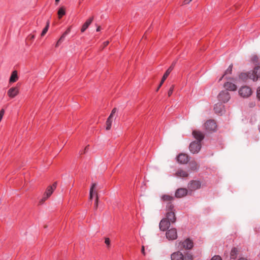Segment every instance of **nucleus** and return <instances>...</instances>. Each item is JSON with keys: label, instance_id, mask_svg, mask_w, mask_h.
<instances>
[{"label": "nucleus", "instance_id": "obj_10", "mask_svg": "<svg viewBox=\"0 0 260 260\" xmlns=\"http://www.w3.org/2000/svg\"><path fill=\"white\" fill-rule=\"evenodd\" d=\"M201 186V183L199 180H192L191 181L188 185V188L191 191L195 190L200 188Z\"/></svg>", "mask_w": 260, "mask_h": 260}, {"label": "nucleus", "instance_id": "obj_47", "mask_svg": "<svg viewBox=\"0 0 260 260\" xmlns=\"http://www.w3.org/2000/svg\"><path fill=\"white\" fill-rule=\"evenodd\" d=\"M101 30V27L98 26L96 28V31H100Z\"/></svg>", "mask_w": 260, "mask_h": 260}, {"label": "nucleus", "instance_id": "obj_37", "mask_svg": "<svg viewBox=\"0 0 260 260\" xmlns=\"http://www.w3.org/2000/svg\"><path fill=\"white\" fill-rule=\"evenodd\" d=\"M98 196L96 195L95 201V203H94V208L95 209H96L98 208Z\"/></svg>", "mask_w": 260, "mask_h": 260}, {"label": "nucleus", "instance_id": "obj_36", "mask_svg": "<svg viewBox=\"0 0 260 260\" xmlns=\"http://www.w3.org/2000/svg\"><path fill=\"white\" fill-rule=\"evenodd\" d=\"M211 260H222L221 257L219 255L214 256Z\"/></svg>", "mask_w": 260, "mask_h": 260}, {"label": "nucleus", "instance_id": "obj_29", "mask_svg": "<svg viewBox=\"0 0 260 260\" xmlns=\"http://www.w3.org/2000/svg\"><path fill=\"white\" fill-rule=\"evenodd\" d=\"M168 76H169V75L166 74V73L164 74V75L161 79V82L156 89V91H157L159 90V88L161 86V85H162V84L164 83V82H165L166 79L167 78Z\"/></svg>", "mask_w": 260, "mask_h": 260}, {"label": "nucleus", "instance_id": "obj_14", "mask_svg": "<svg viewBox=\"0 0 260 260\" xmlns=\"http://www.w3.org/2000/svg\"><path fill=\"white\" fill-rule=\"evenodd\" d=\"M187 194V190L186 188H181L178 189L175 192V197L178 198L184 197Z\"/></svg>", "mask_w": 260, "mask_h": 260}, {"label": "nucleus", "instance_id": "obj_35", "mask_svg": "<svg viewBox=\"0 0 260 260\" xmlns=\"http://www.w3.org/2000/svg\"><path fill=\"white\" fill-rule=\"evenodd\" d=\"M173 68H174V64H172V66H171L168 68V69L166 71V72L165 73L169 75V74H170L171 71L173 70Z\"/></svg>", "mask_w": 260, "mask_h": 260}, {"label": "nucleus", "instance_id": "obj_5", "mask_svg": "<svg viewBox=\"0 0 260 260\" xmlns=\"http://www.w3.org/2000/svg\"><path fill=\"white\" fill-rule=\"evenodd\" d=\"M166 236L167 239L170 241L177 239L178 237L177 229L175 228H172L167 230L166 233Z\"/></svg>", "mask_w": 260, "mask_h": 260}, {"label": "nucleus", "instance_id": "obj_25", "mask_svg": "<svg viewBox=\"0 0 260 260\" xmlns=\"http://www.w3.org/2000/svg\"><path fill=\"white\" fill-rule=\"evenodd\" d=\"M238 250L237 248L234 247L232 249L230 253L231 258L235 259L238 255Z\"/></svg>", "mask_w": 260, "mask_h": 260}, {"label": "nucleus", "instance_id": "obj_8", "mask_svg": "<svg viewBox=\"0 0 260 260\" xmlns=\"http://www.w3.org/2000/svg\"><path fill=\"white\" fill-rule=\"evenodd\" d=\"M231 98L229 92L226 90L221 91L218 95V99L219 101L223 103L228 102Z\"/></svg>", "mask_w": 260, "mask_h": 260}, {"label": "nucleus", "instance_id": "obj_16", "mask_svg": "<svg viewBox=\"0 0 260 260\" xmlns=\"http://www.w3.org/2000/svg\"><path fill=\"white\" fill-rule=\"evenodd\" d=\"M192 135L194 138L197 140V141H200V142L204 138V134L200 131H193L192 132Z\"/></svg>", "mask_w": 260, "mask_h": 260}, {"label": "nucleus", "instance_id": "obj_44", "mask_svg": "<svg viewBox=\"0 0 260 260\" xmlns=\"http://www.w3.org/2000/svg\"><path fill=\"white\" fill-rule=\"evenodd\" d=\"M62 43L61 42H59V40H58V41L57 42V43H56V45H55V47H58V46H59V44H60V43Z\"/></svg>", "mask_w": 260, "mask_h": 260}, {"label": "nucleus", "instance_id": "obj_13", "mask_svg": "<svg viewBox=\"0 0 260 260\" xmlns=\"http://www.w3.org/2000/svg\"><path fill=\"white\" fill-rule=\"evenodd\" d=\"M177 160L180 164H187L189 161L188 156L184 153L179 154L177 156Z\"/></svg>", "mask_w": 260, "mask_h": 260}, {"label": "nucleus", "instance_id": "obj_24", "mask_svg": "<svg viewBox=\"0 0 260 260\" xmlns=\"http://www.w3.org/2000/svg\"><path fill=\"white\" fill-rule=\"evenodd\" d=\"M189 167L192 171H197L199 169V166L196 161H191L189 162Z\"/></svg>", "mask_w": 260, "mask_h": 260}, {"label": "nucleus", "instance_id": "obj_41", "mask_svg": "<svg viewBox=\"0 0 260 260\" xmlns=\"http://www.w3.org/2000/svg\"><path fill=\"white\" fill-rule=\"evenodd\" d=\"M109 41H105L103 43L104 47H105L109 44Z\"/></svg>", "mask_w": 260, "mask_h": 260}, {"label": "nucleus", "instance_id": "obj_3", "mask_svg": "<svg viewBox=\"0 0 260 260\" xmlns=\"http://www.w3.org/2000/svg\"><path fill=\"white\" fill-rule=\"evenodd\" d=\"M178 248L181 250H190L193 247V242L190 238H187L183 241L176 243Z\"/></svg>", "mask_w": 260, "mask_h": 260}, {"label": "nucleus", "instance_id": "obj_39", "mask_svg": "<svg viewBox=\"0 0 260 260\" xmlns=\"http://www.w3.org/2000/svg\"><path fill=\"white\" fill-rule=\"evenodd\" d=\"M105 243H106V245L109 246L110 245V239L108 238H106Z\"/></svg>", "mask_w": 260, "mask_h": 260}, {"label": "nucleus", "instance_id": "obj_23", "mask_svg": "<svg viewBox=\"0 0 260 260\" xmlns=\"http://www.w3.org/2000/svg\"><path fill=\"white\" fill-rule=\"evenodd\" d=\"M232 68L233 64H231L229 66L227 70L225 71L224 74L219 78L218 82H220L224 76H226V75L231 74L232 72Z\"/></svg>", "mask_w": 260, "mask_h": 260}, {"label": "nucleus", "instance_id": "obj_2", "mask_svg": "<svg viewBox=\"0 0 260 260\" xmlns=\"http://www.w3.org/2000/svg\"><path fill=\"white\" fill-rule=\"evenodd\" d=\"M172 260H192L193 256L191 253L188 252L183 253L178 251L173 253L171 255Z\"/></svg>", "mask_w": 260, "mask_h": 260}, {"label": "nucleus", "instance_id": "obj_15", "mask_svg": "<svg viewBox=\"0 0 260 260\" xmlns=\"http://www.w3.org/2000/svg\"><path fill=\"white\" fill-rule=\"evenodd\" d=\"M165 218H167V220L169 221L171 223H174L176 221V217L174 211H168Z\"/></svg>", "mask_w": 260, "mask_h": 260}, {"label": "nucleus", "instance_id": "obj_4", "mask_svg": "<svg viewBox=\"0 0 260 260\" xmlns=\"http://www.w3.org/2000/svg\"><path fill=\"white\" fill-rule=\"evenodd\" d=\"M57 183L54 182L52 185L49 186L46 189V190L44 193V197L42 199L41 202L43 203L45 201H46L49 197L51 196L52 194L53 191L56 187Z\"/></svg>", "mask_w": 260, "mask_h": 260}, {"label": "nucleus", "instance_id": "obj_26", "mask_svg": "<svg viewBox=\"0 0 260 260\" xmlns=\"http://www.w3.org/2000/svg\"><path fill=\"white\" fill-rule=\"evenodd\" d=\"M71 32V28L69 27L61 35L60 38L59 39V42H62L66 38V37L70 34Z\"/></svg>", "mask_w": 260, "mask_h": 260}, {"label": "nucleus", "instance_id": "obj_17", "mask_svg": "<svg viewBox=\"0 0 260 260\" xmlns=\"http://www.w3.org/2000/svg\"><path fill=\"white\" fill-rule=\"evenodd\" d=\"M224 88L227 90L235 91L237 89V86L231 82H227L224 84Z\"/></svg>", "mask_w": 260, "mask_h": 260}, {"label": "nucleus", "instance_id": "obj_9", "mask_svg": "<svg viewBox=\"0 0 260 260\" xmlns=\"http://www.w3.org/2000/svg\"><path fill=\"white\" fill-rule=\"evenodd\" d=\"M205 127L208 132H212L216 131L217 125L214 120H209L205 123Z\"/></svg>", "mask_w": 260, "mask_h": 260}, {"label": "nucleus", "instance_id": "obj_43", "mask_svg": "<svg viewBox=\"0 0 260 260\" xmlns=\"http://www.w3.org/2000/svg\"><path fill=\"white\" fill-rule=\"evenodd\" d=\"M28 38L30 40H32L35 38V36L33 35H30L28 36Z\"/></svg>", "mask_w": 260, "mask_h": 260}, {"label": "nucleus", "instance_id": "obj_45", "mask_svg": "<svg viewBox=\"0 0 260 260\" xmlns=\"http://www.w3.org/2000/svg\"><path fill=\"white\" fill-rule=\"evenodd\" d=\"M141 251H142V252L143 253V254L144 255H145V250H144V246H142Z\"/></svg>", "mask_w": 260, "mask_h": 260}, {"label": "nucleus", "instance_id": "obj_42", "mask_svg": "<svg viewBox=\"0 0 260 260\" xmlns=\"http://www.w3.org/2000/svg\"><path fill=\"white\" fill-rule=\"evenodd\" d=\"M192 0H184V4H189Z\"/></svg>", "mask_w": 260, "mask_h": 260}, {"label": "nucleus", "instance_id": "obj_6", "mask_svg": "<svg viewBox=\"0 0 260 260\" xmlns=\"http://www.w3.org/2000/svg\"><path fill=\"white\" fill-rule=\"evenodd\" d=\"M251 93V89L247 86H242L239 90V95L243 98H248Z\"/></svg>", "mask_w": 260, "mask_h": 260}, {"label": "nucleus", "instance_id": "obj_31", "mask_svg": "<svg viewBox=\"0 0 260 260\" xmlns=\"http://www.w3.org/2000/svg\"><path fill=\"white\" fill-rule=\"evenodd\" d=\"M95 186H96V184L95 183H93L90 188V192H89V199L90 200H91L93 198V190H94V188L95 187Z\"/></svg>", "mask_w": 260, "mask_h": 260}, {"label": "nucleus", "instance_id": "obj_34", "mask_svg": "<svg viewBox=\"0 0 260 260\" xmlns=\"http://www.w3.org/2000/svg\"><path fill=\"white\" fill-rule=\"evenodd\" d=\"M251 60L253 63H258V57L256 55H253L251 57Z\"/></svg>", "mask_w": 260, "mask_h": 260}, {"label": "nucleus", "instance_id": "obj_1", "mask_svg": "<svg viewBox=\"0 0 260 260\" xmlns=\"http://www.w3.org/2000/svg\"><path fill=\"white\" fill-rule=\"evenodd\" d=\"M260 78V67H256L253 71L248 73H242L239 75V78L244 81L249 78L253 81H256L258 78Z\"/></svg>", "mask_w": 260, "mask_h": 260}, {"label": "nucleus", "instance_id": "obj_22", "mask_svg": "<svg viewBox=\"0 0 260 260\" xmlns=\"http://www.w3.org/2000/svg\"><path fill=\"white\" fill-rule=\"evenodd\" d=\"M18 79L17 72L16 71H14L11 74L9 82L10 83H14L16 82Z\"/></svg>", "mask_w": 260, "mask_h": 260}, {"label": "nucleus", "instance_id": "obj_12", "mask_svg": "<svg viewBox=\"0 0 260 260\" xmlns=\"http://www.w3.org/2000/svg\"><path fill=\"white\" fill-rule=\"evenodd\" d=\"M116 111H117V109L116 108H114V109H113L110 115L108 117V118L106 121V128L107 130H109L111 128V125H112V119L114 117V115L116 112Z\"/></svg>", "mask_w": 260, "mask_h": 260}, {"label": "nucleus", "instance_id": "obj_30", "mask_svg": "<svg viewBox=\"0 0 260 260\" xmlns=\"http://www.w3.org/2000/svg\"><path fill=\"white\" fill-rule=\"evenodd\" d=\"M167 210L168 211L172 212L174 211V205L172 204V202H168L167 206Z\"/></svg>", "mask_w": 260, "mask_h": 260}, {"label": "nucleus", "instance_id": "obj_32", "mask_svg": "<svg viewBox=\"0 0 260 260\" xmlns=\"http://www.w3.org/2000/svg\"><path fill=\"white\" fill-rule=\"evenodd\" d=\"M49 26V22L48 21L47 22L46 26L44 28V29H43V30L42 31V33H41L42 37L44 36L46 34V32H47V31L48 30Z\"/></svg>", "mask_w": 260, "mask_h": 260}, {"label": "nucleus", "instance_id": "obj_11", "mask_svg": "<svg viewBox=\"0 0 260 260\" xmlns=\"http://www.w3.org/2000/svg\"><path fill=\"white\" fill-rule=\"evenodd\" d=\"M171 222L167 220V218H163L159 222V229L162 231H167L170 226Z\"/></svg>", "mask_w": 260, "mask_h": 260}, {"label": "nucleus", "instance_id": "obj_19", "mask_svg": "<svg viewBox=\"0 0 260 260\" xmlns=\"http://www.w3.org/2000/svg\"><path fill=\"white\" fill-rule=\"evenodd\" d=\"M93 20V17H91L86 20V21L82 25V27L81 29V31L82 32H83L85 31V30L88 28L89 25L92 23Z\"/></svg>", "mask_w": 260, "mask_h": 260}, {"label": "nucleus", "instance_id": "obj_27", "mask_svg": "<svg viewBox=\"0 0 260 260\" xmlns=\"http://www.w3.org/2000/svg\"><path fill=\"white\" fill-rule=\"evenodd\" d=\"M173 197L168 194L163 195L161 197V200L164 202H171L173 200Z\"/></svg>", "mask_w": 260, "mask_h": 260}, {"label": "nucleus", "instance_id": "obj_40", "mask_svg": "<svg viewBox=\"0 0 260 260\" xmlns=\"http://www.w3.org/2000/svg\"><path fill=\"white\" fill-rule=\"evenodd\" d=\"M88 146H87L85 148V149H84V151H83V152H81V154H83V153H85L86 152H87V151H88Z\"/></svg>", "mask_w": 260, "mask_h": 260}, {"label": "nucleus", "instance_id": "obj_33", "mask_svg": "<svg viewBox=\"0 0 260 260\" xmlns=\"http://www.w3.org/2000/svg\"><path fill=\"white\" fill-rule=\"evenodd\" d=\"M174 88V85H172L171 86V87L170 88V89L168 91V94L169 96H170L172 95V94L173 93Z\"/></svg>", "mask_w": 260, "mask_h": 260}, {"label": "nucleus", "instance_id": "obj_46", "mask_svg": "<svg viewBox=\"0 0 260 260\" xmlns=\"http://www.w3.org/2000/svg\"><path fill=\"white\" fill-rule=\"evenodd\" d=\"M238 260H247L246 258L244 257H240Z\"/></svg>", "mask_w": 260, "mask_h": 260}, {"label": "nucleus", "instance_id": "obj_38", "mask_svg": "<svg viewBox=\"0 0 260 260\" xmlns=\"http://www.w3.org/2000/svg\"><path fill=\"white\" fill-rule=\"evenodd\" d=\"M257 98L260 100V87H259L257 89Z\"/></svg>", "mask_w": 260, "mask_h": 260}, {"label": "nucleus", "instance_id": "obj_28", "mask_svg": "<svg viewBox=\"0 0 260 260\" xmlns=\"http://www.w3.org/2000/svg\"><path fill=\"white\" fill-rule=\"evenodd\" d=\"M59 19H60L63 15L66 14V9L63 7H60L57 12Z\"/></svg>", "mask_w": 260, "mask_h": 260}, {"label": "nucleus", "instance_id": "obj_7", "mask_svg": "<svg viewBox=\"0 0 260 260\" xmlns=\"http://www.w3.org/2000/svg\"><path fill=\"white\" fill-rule=\"evenodd\" d=\"M201 148V144L200 141L192 142L189 145V150L190 152L193 154L198 153Z\"/></svg>", "mask_w": 260, "mask_h": 260}, {"label": "nucleus", "instance_id": "obj_18", "mask_svg": "<svg viewBox=\"0 0 260 260\" xmlns=\"http://www.w3.org/2000/svg\"><path fill=\"white\" fill-rule=\"evenodd\" d=\"M18 93V89L17 87H12L8 91V95L11 98H14Z\"/></svg>", "mask_w": 260, "mask_h": 260}, {"label": "nucleus", "instance_id": "obj_21", "mask_svg": "<svg viewBox=\"0 0 260 260\" xmlns=\"http://www.w3.org/2000/svg\"><path fill=\"white\" fill-rule=\"evenodd\" d=\"M175 175L177 177H186L188 176V174L187 172L182 170H178L175 174Z\"/></svg>", "mask_w": 260, "mask_h": 260}, {"label": "nucleus", "instance_id": "obj_20", "mask_svg": "<svg viewBox=\"0 0 260 260\" xmlns=\"http://www.w3.org/2000/svg\"><path fill=\"white\" fill-rule=\"evenodd\" d=\"M223 108V106L222 104L218 103L215 105L214 110L215 111V113L218 114H222Z\"/></svg>", "mask_w": 260, "mask_h": 260}, {"label": "nucleus", "instance_id": "obj_48", "mask_svg": "<svg viewBox=\"0 0 260 260\" xmlns=\"http://www.w3.org/2000/svg\"><path fill=\"white\" fill-rule=\"evenodd\" d=\"M59 1H60V0H55V3H56V4H57V3H58V2Z\"/></svg>", "mask_w": 260, "mask_h": 260}]
</instances>
